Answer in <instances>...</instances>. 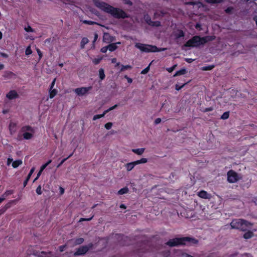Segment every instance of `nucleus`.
I'll list each match as a JSON object with an SVG mask.
<instances>
[{
	"label": "nucleus",
	"mask_w": 257,
	"mask_h": 257,
	"mask_svg": "<svg viewBox=\"0 0 257 257\" xmlns=\"http://www.w3.org/2000/svg\"><path fill=\"white\" fill-rule=\"evenodd\" d=\"M166 14V12L164 11H156L154 14V18L157 19L163 17Z\"/></svg>",
	"instance_id": "18"
},
{
	"label": "nucleus",
	"mask_w": 257,
	"mask_h": 257,
	"mask_svg": "<svg viewBox=\"0 0 257 257\" xmlns=\"http://www.w3.org/2000/svg\"><path fill=\"white\" fill-rule=\"evenodd\" d=\"M124 78L127 79L128 83H132L133 80L132 78L128 77L127 75H125Z\"/></svg>",
	"instance_id": "60"
},
{
	"label": "nucleus",
	"mask_w": 257,
	"mask_h": 257,
	"mask_svg": "<svg viewBox=\"0 0 257 257\" xmlns=\"http://www.w3.org/2000/svg\"><path fill=\"white\" fill-rule=\"evenodd\" d=\"M150 26L152 27H158L161 26V23L159 21H152Z\"/></svg>",
	"instance_id": "37"
},
{
	"label": "nucleus",
	"mask_w": 257,
	"mask_h": 257,
	"mask_svg": "<svg viewBox=\"0 0 257 257\" xmlns=\"http://www.w3.org/2000/svg\"><path fill=\"white\" fill-rule=\"evenodd\" d=\"M83 23L85 24H88L90 25H93L94 24H98L96 22L91 21H87V20H84L83 21Z\"/></svg>",
	"instance_id": "43"
},
{
	"label": "nucleus",
	"mask_w": 257,
	"mask_h": 257,
	"mask_svg": "<svg viewBox=\"0 0 257 257\" xmlns=\"http://www.w3.org/2000/svg\"><path fill=\"white\" fill-rule=\"evenodd\" d=\"M15 201H16V200H12L11 202H10L8 203L7 204H6L5 205V206H4L3 208L0 209L1 212L3 214L6 211V210L11 207V203H13V202H15Z\"/></svg>",
	"instance_id": "17"
},
{
	"label": "nucleus",
	"mask_w": 257,
	"mask_h": 257,
	"mask_svg": "<svg viewBox=\"0 0 257 257\" xmlns=\"http://www.w3.org/2000/svg\"><path fill=\"white\" fill-rule=\"evenodd\" d=\"M35 168L34 167H33V168L31 169V170H30V172H29V174H28V176H27V177H31V175H32V174H33V173H34V172L35 171Z\"/></svg>",
	"instance_id": "59"
},
{
	"label": "nucleus",
	"mask_w": 257,
	"mask_h": 257,
	"mask_svg": "<svg viewBox=\"0 0 257 257\" xmlns=\"http://www.w3.org/2000/svg\"><path fill=\"white\" fill-rule=\"evenodd\" d=\"M198 243V240L194 237H176L169 239L166 244L169 246H176L179 245H186L187 243L189 245L196 244Z\"/></svg>",
	"instance_id": "3"
},
{
	"label": "nucleus",
	"mask_w": 257,
	"mask_h": 257,
	"mask_svg": "<svg viewBox=\"0 0 257 257\" xmlns=\"http://www.w3.org/2000/svg\"><path fill=\"white\" fill-rule=\"evenodd\" d=\"M214 67V65H208L207 66H204L202 68V70L207 71V70H211Z\"/></svg>",
	"instance_id": "42"
},
{
	"label": "nucleus",
	"mask_w": 257,
	"mask_h": 257,
	"mask_svg": "<svg viewBox=\"0 0 257 257\" xmlns=\"http://www.w3.org/2000/svg\"><path fill=\"white\" fill-rule=\"evenodd\" d=\"M242 178H227V180L229 183H235Z\"/></svg>",
	"instance_id": "32"
},
{
	"label": "nucleus",
	"mask_w": 257,
	"mask_h": 257,
	"mask_svg": "<svg viewBox=\"0 0 257 257\" xmlns=\"http://www.w3.org/2000/svg\"><path fill=\"white\" fill-rule=\"evenodd\" d=\"M229 111H226L223 113V114L221 116L220 118L222 119H226L229 117Z\"/></svg>",
	"instance_id": "38"
},
{
	"label": "nucleus",
	"mask_w": 257,
	"mask_h": 257,
	"mask_svg": "<svg viewBox=\"0 0 257 257\" xmlns=\"http://www.w3.org/2000/svg\"><path fill=\"white\" fill-rule=\"evenodd\" d=\"M173 34L175 39H178L180 38L184 37V33L181 30H177L174 32Z\"/></svg>",
	"instance_id": "14"
},
{
	"label": "nucleus",
	"mask_w": 257,
	"mask_h": 257,
	"mask_svg": "<svg viewBox=\"0 0 257 257\" xmlns=\"http://www.w3.org/2000/svg\"><path fill=\"white\" fill-rule=\"evenodd\" d=\"M213 110V108L212 107H210L205 108V109L202 110L201 111L203 112H206L208 111H212Z\"/></svg>",
	"instance_id": "51"
},
{
	"label": "nucleus",
	"mask_w": 257,
	"mask_h": 257,
	"mask_svg": "<svg viewBox=\"0 0 257 257\" xmlns=\"http://www.w3.org/2000/svg\"><path fill=\"white\" fill-rule=\"evenodd\" d=\"M186 72L187 71H186V69L182 68V69H180V70L177 71L175 73V74L174 75V77L185 74L186 73Z\"/></svg>",
	"instance_id": "24"
},
{
	"label": "nucleus",
	"mask_w": 257,
	"mask_h": 257,
	"mask_svg": "<svg viewBox=\"0 0 257 257\" xmlns=\"http://www.w3.org/2000/svg\"><path fill=\"white\" fill-rule=\"evenodd\" d=\"M92 89L91 86H89L88 87H80V88H76L74 90V92L78 95H85L87 93V92L91 90Z\"/></svg>",
	"instance_id": "8"
},
{
	"label": "nucleus",
	"mask_w": 257,
	"mask_h": 257,
	"mask_svg": "<svg viewBox=\"0 0 257 257\" xmlns=\"http://www.w3.org/2000/svg\"><path fill=\"white\" fill-rule=\"evenodd\" d=\"M145 150V148L134 149H132V152L137 155H141L144 153Z\"/></svg>",
	"instance_id": "20"
},
{
	"label": "nucleus",
	"mask_w": 257,
	"mask_h": 257,
	"mask_svg": "<svg viewBox=\"0 0 257 257\" xmlns=\"http://www.w3.org/2000/svg\"><path fill=\"white\" fill-rule=\"evenodd\" d=\"M232 228L239 229L241 231H246L251 225V224L242 219H235L232 220L230 223Z\"/></svg>",
	"instance_id": "4"
},
{
	"label": "nucleus",
	"mask_w": 257,
	"mask_h": 257,
	"mask_svg": "<svg viewBox=\"0 0 257 257\" xmlns=\"http://www.w3.org/2000/svg\"><path fill=\"white\" fill-rule=\"evenodd\" d=\"M25 30L27 32H34V30L30 26L25 28Z\"/></svg>",
	"instance_id": "46"
},
{
	"label": "nucleus",
	"mask_w": 257,
	"mask_h": 257,
	"mask_svg": "<svg viewBox=\"0 0 257 257\" xmlns=\"http://www.w3.org/2000/svg\"><path fill=\"white\" fill-rule=\"evenodd\" d=\"M89 42L88 39L87 38H83L80 43V46L82 49L84 48L85 44H87Z\"/></svg>",
	"instance_id": "27"
},
{
	"label": "nucleus",
	"mask_w": 257,
	"mask_h": 257,
	"mask_svg": "<svg viewBox=\"0 0 257 257\" xmlns=\"http://www.w3.org/2000/svg\"><path fill=\"white\" fill-rule=\"evenodd\" d=\"M128 189L127 187H123L120 189L117 192L118 195H123L124 194H126L128 193Z\"/></svg>",
	"instance_id": "25"
},
{
	"label": "nucleus",
	"mask_w": 257,
	"mask_h": 257,
	"mask_svg": "<svg viewBox=\"0 0 257 257\" xmlns=\"http://www.w3.org/2000/svg\"><path fill=\"white\" fill-rule=\"evenodd\" d=\"M72 155V154L70 155L67 158L63 159L59 164L58 165L57 168L59 167L65 161H66L69 158H70Z\"/></svg>",
	"instance_id": "52"
},
{
	"label": "nucleus",
	"mask_w": 257,
	"mask_h": 257,
	"mask_svg": "<svg viewBox=\"0 0 257 257\" xmlns=\"http://www.w3.org/2000/svg\"><path fill=\"white\" fill-rule=\"evenodd\" d=\"M148 162V160L146 158H142L141 160H137L134 162H132L126 164L125 166V168L128 171H131L134 167L140 164L146 163Z\"/></svg>",
	"instance_id": "7"
},
{
	"label": "nucleus",
	"mask_w": 257,
	"mask_h": 257,
	"mask_svg": "<svg viewBox=\"0 0 257 257\" xmlns=\"http://www.w3.org/2000/svg\"><path fill=\"white\" fill-rule=\"evenodd\" d=\"M161 121V119L160 118H157L155 119L154 123L155 124H158L160 123Z\"/></svg>",
	"instance_id": "61"
},
{
	"label": "nucleus",
	"mask_w": 257,
	"mask_h": 257,
	"mask_svg": "<svg viewBox=\"0 0 257 257\" xmlns=\"http://www.w3.org/2000/svg\"><path fill=\"white\" fill-rule=\"evenodd\" d=\"M197 194L200 198L203 199H210L212 197V195L208 193L204 190L199 191Z\"/></svg>",
	"instance_id": "9"
},
{
	"label": "nucleus",
	"mask_w": 257,
	"mask_h": 257,
	"mask_svg": "<svg viewBox=\"0 0 257 257\" xmlns=\"http://www.w3.org/2000/svg\"><path fill=\"white\" fill-rule=\"evenodd\" d=\"M93 246L92 243H89L86 245H82L77 249L74 252V256L82 255L85 254L89 249H91Z\"/></svg>",
	"instance_id": "6"
},
{
	"label": "nucleus",
	"mask_w": 257,
	"mask_h": 257,
	"mask_svg": "<svg viewBox=\"0 0 257 257\" xmlns=\"http://www.w3.org/2000/svg\"><path fill=\"white\" fill-rule=\"evenodd\" d=\"M59 190H60V195H62V194H63L64 193L65 189L63 187H59Z\"/></svg>",
	"instance_id": "63"
},
{
	"label": "nucleus",
	"mask_w": 257,
	"mask_h": 257,
	"mask_svg": "<svg viewBox=\"0 0 257 257\" xmlns=\"http://www.w3.org/2000/svg\"><path fill=\"white\" fill-rule=\"evenodd\" d=\"M118 237H121V238L123 240V241H121L120 244L122 245H128L130 244V238L127 236H125L123 235L118 234Z\"/></svg>",
	"instance_id": "11"
},
{
	"label": "nucleus",
	"mask_w": 257,
	"mask_h": 257,
	"mask_svg": "<svg viewBox=\"0 0 257 257\" xmlns=\"http://www.w3.org/2000/svg\"><path fill=\"white\" fill-rule=\"evenodd\" d=\"M233 10V7H229L225 10V12L227 14H230V13H231Z\"/></svg>",
	"instance_id": "49"
},
{
	"label": "nucleus",
	"mask_w": 257,
	"mask_h": 257,
	"mask_svg": "<svg viewBox=\"0 0 257 257\" xmlns=\"http://www.w3.org/2000/svg\"><path fill=\"white\" fill-rule=\"evenodd\" d=\"M16 127V123L13 122H10L9 124V128L11 131H15V128Z\"/></svg>",
	"instance_id": "36"
},
{
	"label": "nucleus",
	"mask_w": 257,
	"mask_h": 257,
	"mask_svg": "<svg viewBox=\"0 0 257 257\" xmlns=\"http://www.w3.org/2000/svg\"><path fill=\"white\" fill-rule=\"evenodd\" d=\"M185 60L187 62H188V63H192V62L194 60V59H190V58H186V59H185Z\"/></svg>",
	"instance_id": "64"
},
{
	"label": "nucleus",
	"mask_w": 257,
	"mask_h": 257,
	"mask_svg": "<svg viewBox=\"0 0 257 257\" xmlns=\"http://www.w3.org/2000/svg\"><path fill=\"white\" fill-rule=\"evenodd\" d=\"M227 177H237V174L232 170H229L227 174Z\"/></svg>",
	"instance_id": "33"
},
{
	"label": "nucleus",
	"mask_w": 257,
	"mask_h": 257,
	"mask_svg": "<svg viewBox=\"0 0 257 257\" xmlns=\"http://www.w3.org/2000/svg\"><path fill=\"white\" fill-rule=\"evenodd\" d=\"M23 137L25 139L29 140L33 137V134L29 132H25L23 134Z\"/></svg>",
	"instance_id": "30"
},
{
	"label": "nucleus",
	"mask_w": 257,
	"mask_h": 257,
	"mask_svg": "<svg viewBox=\"0 0 257 257\" xmlns=\"http://www.w3.org/2000/svg\"><path fill=\"white\" fill-rule=\"evenodd\" d=\"M135 47L140 49L141 51L145 52H156L159 51V48L156 46L144 44L141 43H136Z\"/></svg>",
	"instance_id": "5"
},
{
	"label": "nucleus",
	"mask_w": 257,
	"mask_h": 257,
	"mask_svg": "<svg viewBox=\"0 0 257 257\" xmlns=\"http://www.w3.org/2000/svg\"><path fill=\"white\" fill-rule=\"evenodd\" d=\"M22 164V160H16V161H15L14 162H13L12 163V166L14 168H17L19 166H20V165H21Z\"/></svg>",
	"instance_id": "28"
},
{
	"label": "nucleus",
	"mask_w": 257,
	"mask_h": 257,
	"mask_svg": "<svg viewBox=\"0 0 257 257\" xmlns=\"http://www.w3.org/2000/svg\"><path fill=\"white\" fill-rule=\"evenodd\" d=\"M184 5H192V6H194V5H196L197 4V2H185L184 3Z\"/></svg>",
	"instance_id": "50"
},
{
	"label": "nucleus",
	"mask_w": 257,
	"mask_h": 257,
	"mask_svg": "<svg viewBox=\"0 0 257 257\" xmlns=\"http://www.w3.org/2000/svg\"><path fill=\"white\" fill-rule=\"evenodd\" d=\"M106 113H105V111H104L102 114L95 115H94V116L93 117V120H95L97 119L101 118V117H103Z\"/></svg>",
	"instance_id": "35"
},
{
	"label": "nucleus",
	"mask_w": 257,
	"mask_h": 257,
	"mask_svg": "<svg viewBox=\"0 0 257 257\" xmlns=\"http://www.w3.org/2000/svg\"><path fill=\"white\" fill-rule=\"evenodd\" d=\"M223 0H205V2L208 4H214L222 3Z\"/></svg>",
	"instance_id": "31"
},
{
	"label": "nucleus",
	"mask_w": 257,
	"mask_h": 257,
	"mask_svg": "<svg viewBox=\"0 0 257 257\" xmlns=\"http://www.w3.org/2000/svg\"><path fill=\"white\" fill-rule=\"evenodd\" d=\"M57 93V90L56 89H50L49 90V97L50 98H53Z\"/></svg>",
	"instance_id": "26"
},
{
	"label": "nucleus",
	"mask_w": 257,
	"mask_h": 257,
	"mask_svg": "<svg viewBox=\"0 0 257 257\" xmlns=\"http://www.w3.org/2000/svg\"><path fill=\"white\" fill-rule=\"evenodd\" d=\"M132 66L131 65H122L120 71L122 72V71H124L125 70H127V69H132Z\"/></svg>",
	"instance_id": "40"
},
{
	"label": "nucleus",
	"mask_w": 257,
	"mask_h": 257,
	"mask_svg": "<svg viewBox=\"0 0 257 257\" xmlns=\"http://www.w3.org/2000/svg\"><path fill=\"white\" fill-rule=\"evenodd\" d=\"M253 236V233L251 231H247V232H245V233L243 234V237L245 239H249L251 238Z\"/></svg>",
	"instance_id": "21"
},
{
	"label": "nucleus",
	"mask_w": 257,
	"mask_h": 257,
	"mask_svg": "<svg viewBox=\"0 0 257 257\" xmlns=\"http://www.w3.org/2000/svg\"><path fill=\"white\" fill-rule=\"evenodd\" d=\"M108 50V47L107 46H105V47H102L101 50H100V51L102 52V53H106L107 50Z\"/></svg>",
	"instance_id": "58"
},
{
	"label": "nucleus",
	"mask_w": 257,
	"mask_h": 257,
	"mask_svg": "<svg viewBox=\"0 0 257 257\" xmlns=\"http://www.w3.org/2000/svg\"><path fill=\"white\" fill-rule=\"evenodd\" d=\"M21 130H22V132H25V133L27 132H34V130H33V128L29 125L23 126Z\"/></svg>",
	"instance_id": "22"
},
{
	"label": "nucleus",
	"mask_w": 257,
	"mask_h": 257,
	"mask_svg": "<svg viewBox=\"0 0 257 257\" xmlns=\"http://www.w3.org/2000/svg\"><path fill=\"white\" fill-rule=\"evenodd\" d=\"M95 6L101 10L110 14L114 18L117 19L128 18L130 16L122 10L114 8L107 3L100 2L99 0H93Z\"/></svg>",
	"instance_id": "1"
},
{
	"label": "nucleus",
	"mask_w": 257,
	"mask_h": 257,
	"mask_svg": "<svg viewBox=\"0 0 257 257\" xmlns=\"http://www.w3.org/2000/svg\"><path fill=\"white\" fill-rule=\"evenodd\" d=\"M150 65H151V64H150L148 67H147L146 68H145L144 70H143L141 72V74H147L150 70Z\"/></svg>",
	"instance_id": "45"
},
{
	"label": "nucleus",
	"mask_w": 257,
	"mask_h": 257,
	"mask_svg": "<svg viewBox=\"0 0 257 257\" xmlns=\"http://www.w3.org/2000/svg\"><path fill=\"white\" fill-rule=\"evenodd\" d=\"M112 122H107V123H106L105 124V125H104L105 127V128H106V129H107V130H109V129H110V128H111V127H112Z\"/></svg>",
	"instance_id": "48"
},
{
	"label": "nucleus",
	"mask_w": 257,
	"mask_h": 257,
	"mask_svg": "<svg viewBox=\"0 0 257 257\" xmlns=\"http://www.w3.org/2000/svg\"><path fill=\"white\" fill-rule=\"evenodd\" d=\"M99 76L100 79L101 80H103L105 78V74H104V71L103 69H102V68L99 69Z\"/></svg>",
	"instance_id": "29"
},
{
	"label": "nucleus",
	"mask_w": 257,
	"mask_h": 257,
	"mask_svg": "<svg viewBox=\"0 0 257 257\" xmlns=\"http://www.w3.org/2000/svg\"><path fill=\"white\" fill-rule=\"evenodd\" d=\"M84 240L83 238L79 237L74 240V245H79L82 244L84 242Z\"/></svg>",
	"instance_id": "23"
},
{
	"label": "nucleus",
	"mask_w": 257,
	"mask_h": 257,
	"mask_svg": "<svg viewBox=\"0 0 257 257\" xmlns=\"http://www.w3.org/2000/svg\"><path fill=\"white\" fill-rule=\"evenodd\" d=\"M51 162H52V161L51 160H50L46 163H45V164L41 166V169L37 174V177L40 176V175H41L42 172L43 171V170L46 169V168L48 166V165L49 164H50L51 163Z\"/></svg>",
	"instance_id": "15"
},
{
	"label": "nucleus",
	"mask_w": 257,
	"mask_h": 257,
	"mask_svg": "<svg viewBox=\"0 0 257 257\" xmlns=\"http://www.w3.org/2000/svg\"><path fill=\"white\" fill-rule=\"evenodd\" d=\"M36 193L38 195H41L42 194V190H41V185L38 186V187L36 189Z\"/></svg>",
	"instance_id": "54"
},
{
	"label": "nucleus",
	"mask_w": 257,
	"mask_h": 257,
	"mask_svg": "<svg viewBox=\"0 0 257 257\" xmlns=\"http://www.w3.org/2000/svg\"><path fill=\"white\" fill-rule=\"evenodd\" d=\"M177 66V65H173L172 67H170V68H167V70L169 72H172L175 68V67Z\"/></svg>",
	"instance_id": "55"
},
{
	"label": "nucleus",
	"mask_w": 257,
	"mask_h": 257,
	"mask_svg": "<svg viewBox=\"0 0 257 257\" xmlns=\"http://www.w3.org/2000/svg\"><path fill=\"white\" fill-rule=\"evenodd\" d=\"M139 180H136L135 182H130L131 187L132 188L133 191L136 192L138 190L141 189L142 188L141 185H138L136 184V182H138Z\"/></svg>",
	"instance_id": "13"
},
{
	"label": "nucleus",
	"mask_w": 257,
	"mask_h": 257,
	"mask_svg": "<svg viewBox=\"0 0 257 257\" xmlns=\"http://www.w3.org/2000/svg\"><path fill=\"white\" fill-rule=\"evenodd\" d=\"M144 19L146 21V22L149 25H150L151 24V23H152V20L151 19V18L148 15H146L144 17Z\"/></svg>",
	"instance_id": "41"
},
{
	"label": "nucleus",
	"mask_w": 257,
	"mask_h": 257,
	"mask_svg": "<svg viewBox=\"0 0 257 257\" xmlns=\"http://www.w3.org/2000/svg\"><path fill=\"white\" fill-rule=\"evenodd\" d=\"M32 53V51L31 50V46H29L26 48V50L25 51L26 55H29L31 54Z\"/></svg>",
	"instance_id": "44"
},
{
	"label": "nucleus",
	"mask_w": 257,
	"mask_h": 257,
	"mask_svg": "<svg viewBox=\"0 0 257 257\" xmlns=\"http://www.w3.org/2000/svg\"><path fill=\"white\" fill-rule=\"evenodd\" d=\"M94 217V215H93L91 217H90V218H81L80 219H79V222H82V221H90Z\"/></svg>",
	"instance_id": "47"
},
{
	"label": "nucleus",
	"mask_w": 257,
	"mask_h": 257,
	"mask_svg": "<svg viewBox=\"0 0 257 257\" xmlns=\"http://www.w3.org/2000/svg\"><path fill=\"white\" fill-rule=\"evenodd\" d=\"M14 191L13 190H7L5 192V193L3 195V196H5V199L8 197L9 195H11L14 193Z\"/></svg>",
	"instance_id": "34"
},
{
	"label": "nucleus",
	"mask_w": 257,
	"mask_h": 257,
	"mask_svg": "<svg viewBox=\"0 0 257 257\" xmlns=\"http://www.w3.org/2000/svg\"><path fill=\"white\" fill-rule=\"evenodd\" d=\"M189 81L186 82V83H185L184 84H183L182 85H179V84H176L175 85V89L177 91H179L180 90L181 88H182L186 84H187L188 83H189Z\"/></svg>",
	"instance_id": "39"
},
{
	"label": "nucleus",
	"mask_w": 257,
	"mask_h": 257,
	"mask_svg": "<svg viewBox=\"0 0 257 257\" xmlns=\"http://www.w3.org/2000/svg\"><path fill=\"white\" fill-rule=\"evenodd\" d=\"M115 40V38L111 36L108 33H104L103 37V40L104 42L109 43L113 42Z\"/></svg>",
	"instance_id": "10"
},
{
	"label": "nucleus",
	"mask_w": 257,
	"mask_h": 257,
	"mask_svg": "<svg viewBox=\"0 0 257 257\" xmlns=\"http://www.w3.org/2000/svg\"><path fill=\"white\" fill-rule=\"evenodd\" d=\"M117 44H120V43L118 42L116 43H111V44H109L108 45H107L108 49L111 52L114 51L117 48V47L116 46Z\"/></svg>",
	"instance_id": "19"
},
{
	"label": "nucleus",
	"mask_w": 257,
	"mask_h": 257,
	"mask_svg": "<svg viewBox=\"0 0 257 257\" xmlns=\"http://www.w3.org/2000/svg\"><path fill=\"white\" fill-rule=\"evenodd\" d=\"M215 38V37L214 36H207L203 37L195 36L189 40L183 46L186 47H198L208 42L214 40Z\"/></svg>",
	"instance_id": "2"
},
{
	"label": "nucleus",
	"mask_w": 257,
	"mask_h": 257,
	"mask_svg": "<svg viewBox=\"0 0 257 257\" xmlns=\"http://www.w3.org/2000/svg\"><path fill=\"white\" fill-rule=\"evenodd\" d=\"M37 52L39 55V59H41L42 57V53L39 49H37Z\"/></svg>",
	"instance_id": "62"
},
{
	"label": "nucleus",
	"mask_w": 257,
	"mask_h": 257,
	"mask_svg": "<svg viewBox=\"0 0 257 257\" xmlns=\"http://www.w3.org/2000/svg\"><path fill=\"white\" fill-rule=\"evenodd\" d=\"M117 104H115V105H113V106H112V107H110L109 108H108V109H107L105 110V113H107V112H108L109 111L112 110H113V109H114L116 108L117 107Z\"/></svg>",
	"instance_id": "53"
},
{
	"label": "nucleus",
	"mask_w": 257,
	"mask_h": 257,
	"mask_svg": "<svg viewBox=\"0 0 257 257\" xmlns=\"http://www.w3.org/2000/svg\"><path fill=\"white\" fill-rule=\"evenodd\" d=\"M15 201H16V200H12L11 202H10L8 203L7 204H6L5 205V206H4L3 208L0 209L1 212L3 214L6 211V210L11 207V203H13V202H15Z\"/></svg>",
	"instance_id": "16"
},
{
	"label": "nucleus",
	"mask_w": 257,
	"mask_h": 257,
	"mask_svg": "<svg viewBox=\"0 0 257 257\" xmlns=\"http://www.w3.org/2000/svg\"><path fill=\"white\" fill-rule=\"evenodd\" d=\"M66 245H60L59 247V249L60 251V252H63V251H64L65 248H66Z\"/></svg>",
	"instance_id": "56"
},
{
	"label": "nucleus",
	"mask_w": 257,
	"mask_h": 257,
	"mask_svg": "<svg viewBox=\"0 0 257 257\" xmlns=\"http://www.w3.org/2000/svg\"><path fill=\"white\" fill-rule=\"evenodd\" d=\"M7 97L9 99H13L19 97V95L16 91L11 90L6 95Z\"/></svg>",
	"instance_id": "12"
},
{
	"label": "nucleus",
	"mask_w": 257,
	"mask_h": 257,
	"mask_svg": "<svg viewBox=\"0 0 257 257\" xmlns=\"http://www.w3.org/2000/svg\"><path fill=\"white\" fill-rule=\"evenodd\" d=\"M123 2L126 5H128L129 6H132L133 5V3L130 0H123Z\"/></svg>",
	"instance_id": "57"
}]
</instances>
